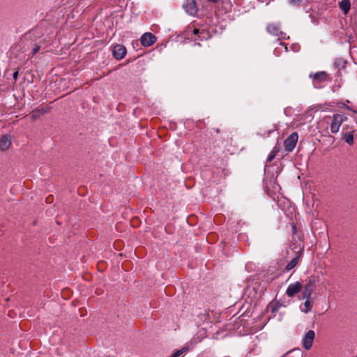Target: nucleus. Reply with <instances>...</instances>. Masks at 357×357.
<instances>
[{"mask_svg":"<svg viewBox=\"0 0 357 357\" xmlns=\"http://www.w3.org/2000/svg\"><path fill=\"white\" fill-rule=\"evenodd\" d=\"M215 33L216 31L213 27L207 29L206 26H202L201 28H195L193 29L191 38H193L195 41L207 40Z\"/></svg>","mask_w":357,"mask_h":357,"instance_id":"obj_1","label":"nucleus"},{"mask_svg":"<svg viewBox=\"0 0 357 357\" xmlns=\"http://www.w3.org/2000/svg\"><path fill=\"white\" fill-rule=\"evenodd\" d=\"M310 78L312 80V84L316 89H321L323 84L331 82L330 75L326 71H319L315 73H310Z\"/></svg>","mask_w":357,"mask_h":357,"instance_id":"obj_2","label":"nucleus"},{"mask_svg":"<svg viewBox=\"0 0 357 357\" xmlns=\"http://www.w3.org/2000/svg\"><path fill=\"white\" fill-rule=\"evenodd\" d=\"M348 118L345 114H335L332 117V121L330 125V130L333 134H336L338 132L341 125L346 121H347Z\"/></svg>","mask_w":357,"mask_h":357,"instance_id":"obj_3","label":"nucleus"},{"mask_svg":"<svg viewBox=\"0 0 357 357\" xmlns=\"http://www.w3.org/2000/svg\"><path fill=\"white\" fill-rule=\"evenodd\" d=\"M298 135L297 132L291 133L284 141V150L287 152L292 151L298 142Z\"/></svg>","mask_w":357,"mask_h":357,"instance_id":"obj_4","label":"nucleus"},{"mask_svg":"<svg viewBox=\"0 0 357 357\" xmlns=\"http://www.w3.org/2000/svg\"><path fill=\"white\" fill-rule=\"evenodd\" d=\"M183 8L190 15H196L198 11L197 3L195 0H185L183 4Z\"/></svg>","mask_w":357,"mask_h":357,"instance_id":"obj_5","label":"nucleus"},{"mask_svg":"<svg viewBox=\"0 0 357 357\" xmlns=\"http://www.w3.org/2000/svg\"><path fill=\"white\" fill-rule=\"evenodd\" d=\"M315 337L314 331L312 330L308 331L304 335L302 342L303 346L306 350H309L313 344Z\"/></svg>","mask_w":357,"mask_h":357,"instance_id":"obj_6","label":"nucleus"},{"mask_svg":"<svg viewBox=\"0 0 357 357\" xmlns=\"http://www.w3.org/2000/svg\"><path fill=\"white\" fill-rule=\"evenodd\" d=\"M303 246L300 247L298 251L296 252V256L293 258L285 266L284 271L288 272L293 269L298 264L300 259L303 253Z\"/></svg>","mask_w":357,"mask_h":357,"instance_id":"obj_7","label":"nucleus"},{"mask_svg":"<svg viewBox=\"0 0 357 357\" xmlns=\"http://www.w3.org/2000/svg\"><path fill=\"white\" fill-rule=\"evenodd\" d=\"M126 52L127 50L126 47L120 44L114 45L112 50V55L116 60L123 59L125 57Z\"/></svg>","mask_w":357,"mask_h":357,"instance_id":"obj_8","label":"nucleus"},{"mask_svg":"<svg viewBox=\"0 0 357 357\" xmlns=\"http://www.w3.org/2000/svg\"><path fill=\"white\" fill-rule=\"evenodd\" d=\"M266 30L270 34L278 36L279 38H286V33L280 30L278 24H270L267 26Z\"/></svg>","mask_w":357,"mask_h":357,"instance_id":"obj_9","label":"nucleus"},{"mask_svg":"<svg viewBox=\"0 0 357 357\" xmlns=\"http://www.w3.org/2000/svg\"><path fill=\"white\" fill-rule=\"evenodd\" d=\"M140 41L144 47H150L155 43L156 37L153 33L147 32L142 36Z\"/></svg>","mask_w":357,"mask_h":357,"instance_id":"obj_10","label":"nucleus"},{"mask_svg":"<svg viewBox=\"0 0 357 357\" xmlns=\"http://www.w3.org/2000/svg\"><path fill=\"white\" fill-rule=\"evenodd\" d=\"M302 287L303 286L301 282H296L295 283L291 284L288 286L286 290V294L290 298L294 297L296 294L301 291Z\"/></svg>","mask_w":357,"mask_h":357,"instance_id":"obj_11","label":"nucleus"},{"mask_svg":"<svg viewBox=\"0 0 357 357\" xmlns=\"http://www.w3.org/2000/svg\"><path fill=\"white\" fill-rule=\"evenodd\" d=\"M319 277L318 275H311L309 277L307 282L304 285V289L313 292L314 289L316 287L317 284L319 282Z\"/></svg>","mask_w":357,"mask_h":357,"instance_id":"obj_12","label":"nucleus"},{"mask_svg":"<svg viewBox=\"0 0 357 357\" xmlns=\"http://www.w3.org/2000/svg\"><path fill=\"white\" fill-rule=\"evenodd\" d=\"M11 145V139L9 135H4L0 138V149L7 150Z\"/></svg>","mask_w":357,"mask_h":357,"instance_id":"obj_13","label":"nucleus"},{"mask_svg":"<svg viewBox=\"0 0 357 357\" xmlns=\"http://www.w3.org/2000/svg\"><path fill=\"white\" fill-rule=\"evenodd\" d=\"M354 129L351 128L350 130L342 132V139H343L349 145L354 144Z\"/></svg>","mask_w":357,"mask_h":357,"instance_id":"obj_14","label":"nucleus"},{"mask_svg":"<svg viewBox=\"0 0 357 357\" xmlns=\"http://www.w3.org/2000/svg\"><path fill=\"white\" fill-rule=\"evenodd\" d=\"M217 5L219 9L223 10L225 13L228 12L231 8V3L229 0H220V3Z\"/></svg>","mask_w":357,"mask_h":357,"instance_id":"obj_15","label":"nucleus"},{"mask_svg":"<svg viewBox=\"0 0 357 357\" xmlns=\"http://www.w3.org/2000/svg\"><path fill=\"white\" fill-rule=\"evenodd\" d=\"M339 8L343 11L344 14L347 15L350 8L351 3L349 0H342L339 3Z\"/></svg>","mask_w":357,"mask_h":357,"instance_id":"obj_16","label":"nucleus"},{"mask_svg":"<svg viewBox=\"0 0 357 357\" xmlns=\"http://www.w3.org/2000/svg\"><path fill=\"white\" fill-rule=\"evenodd\" d=\"M280 151V146L277 145L274 146L273 150L271 151L267 158V162H271L276 156L277 153Z\"/></svg>","mask_w":357,"mask_h":357,"instance_id":"obj_17","label":"nucleus"},{"mask_svg":"<svg viewBox=\"0 0 357 357\" xmlns=\"http://www.w3.org/2000/svg\"><path fill=\"white\" fill-rule=\"evenodd\" d=\"M312 300H306L304 303V307L301 309V311L307 313L312 309Z\"/></svg>","mask_w":357,"mask_h":357,"instance_id":"obj_18","label":"nucleus"},{"mask_svg":"<svg viewBox=\"0 0 357 357\" xmlns=\"http://www.w3.org/2000/svg\"><path fill=\"white\" fill-rule=\"evenodd\" d=\"M312 291L304 289L302 293V299L312 300Z\"/></svg>","mask_w":357,"mask_h":357,"instance_id":"obj_19","label":"nucleus"},{"mask_svg":"<svg viewBox=\"0 0 357 357\" xmlns=\"http://www.w3.org/2000/svg\"><path fill=\"white\" fill-rule=\"evenodd\" d=\"M305 0H289V3L295 7H300Z\"/></svg>","mask_w":357,"mask_h":357,"instance_id":"obj_20","label":"nucleus"},{"mask_svg":"<svg viewBox=\"0 0 357 357\" xmlns=\"http://www.w3.org/2000/svg\"><path fill=\"white\" fill-rule=\"evenodd\" d=\"M346 63V61L342 59H337L335 61L334 65L336 68H340V66L344 67Z\"/></svg>","mask_w":357,"mask_h":357,"instance_id":"obj_21","label":"nucleus"},{"mask_svg":"<svg viewBox=\"0 0 357 357\" xmlns=\"http://www.w3.org/2000/svg\"><path fill=\"white\" fill-rule=\"evenodd\" d=\"M37 110L38 111L39 114L43 115L45 114H47L50 112V107H42L40 109H37Z\"/></svg>","mask_w":357,"mask_h":357,"instance_id":"obj_22","label":"nucleus"},{"mask_svg":"<svg viewBox=\"0 0 357 357\" xmlns=\"http://www.w3.org/2000/svg\"><path fill=\"white\" fill-rule=\"evenodd\" d=\"M40 114H39V112L37 109H34L33 110L32 113H31V119L32 120H36L38 119H39L40 117Z\"/></svg>","mask_w":357,"mask_h":357,"instance_id":"obj_23","label":"nucleus"},{"mask_svg":"<svg viewBox=\"0 0 357 357\" xmlns=\"http://www.w3.org/2000/svg\"><path fill=\"white\" fill-rule=\"evenodd\" d=\"M40 50V46L39 45H35V47L32 50V55L36 54L38 51Z\"/></svg>","mask_w":357,"mask_h":357,"instance_id":"obj_24","label":"nucleus"},{"mask_svg":"<svg viewBox=\"0 0 357 357\" xmlns=\"http://www.w3.org/2000/svg\"><path fill=\"white\" fill-rule=\"evenodd\" d=\"M351 128H353L352 127L351 128H349V126L348 125H344L343 127H342V130H345L346 131H348V130H350Z\"/></svg>","mask_w":357,"mask_h":357,"instance_id":"obj_25","label":"nucleus"},{"mask_svg":"<svg viewBox=\"0 0 357 357\" xmlns=\"http://www.w3.org/2000/svg\"><path fill=\"white\" fill-rule=\"evenodd\" d=\"M279 44H280V45L284 47L285 52L288 51V48H287V44H285L284 43H282V42H280Z\"/></svg>","mask_w":357,"mask_h":357,"instance_id":"obj_26","label":"nucleus"},{"mask_svg":"<svg viewBox=\"0 0 357 357\" xmlns=\"http://www.w3.org/2000/svg\"><path fill=\"white\" fill-rule=\"evenodd\" d=\"M13 79L16 81L17 79V77H18V71L16 70L13 73Z\"/></svg>","mask_w":357,"mask_h":357,"instance_id":"obj_27","label":"nucleus"},{"mask_svg":"<svg viewBox=\"0 0 357 357\" xmlns=\"http://www.w3.org/2000/svg\"><path fill=\"white\" fill-rule=\"evenodd\" d=\"M291 228H292V231L294 233H296V227L294 224H292L291 225Z\"/></svg>","mask_w":357,"mask_h":357,"instance_id":"obj_28","label":"nucleus"},{"mask_svg":"<svg viewBox=\"0 0 357 357\" xmlns=\"http://www.w3.org/2000/svg\"><path fill=\"white\" fill-rule=\"evenodd\" d=\"M208 1L214 2V3H220V0H208Z\"/></svg>","mask_w":357,"mask_h":357,"instance_id":"obj_29","label":"nucleus"},{"mask_svg":"<svg viewBox=\"0 0 357 357\" xmlns=\"http://www.w3.org/2000/svg\"><path fill=\"white\" fill-rule=\"evenodd\" d=\"M278 306H277V307H273V308L272 309V312L274 313V312H275L278 310Z\"/></svg>","mask_w":357,"mask_h":357,"instance_id":"obj_30","label":"nucleus"},{"mask_svg":"<svg viewBox=\"0 0 357 357\" xmlns=\"http://www.w3.org/2000/svg\"><path fill=\"white\" fill-rule=\"evenodd\" d=\"M215 131L217 133H219V132H220V130H219V128H216V129L215 130Z\"/></svg>","mask_w":357,"mask_h":357,"instance_id":"obj_31","label":"nucleus"},{"mask_svg":"<svg viewBox=\"0 0 357 357\" xmlns=\"http://www.w3.org/2000/svg\"><path fill=\"white\" fill-rule=\"evenodd\" d=\"M195 44H196V45H199V46L201 45L199 43H196Z\"/></svg>","mask_w":357,"mask_h":357,"instance_id":"obj_32","label":"nucleus"}]
</instances>
